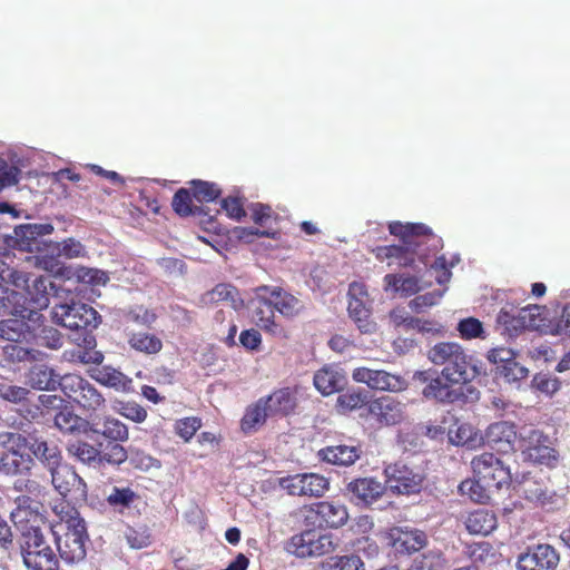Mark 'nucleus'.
<instances>
[{"label": "nucleus", "mask_w": 570, "mask_h": 570, "mask_svg": "<svg viewBox=\"0 0 570 570\" xmlns=\"http://www.w3.org/2000/svg\"><path fill=\"white\" fill-rule=\"evenodd\" d=\"M428 358L442 370L423 387V397L441 404L464 401L465 385L479 374L465 348L456 342H439L428 351Z\"/></svg>", "instance_id": "f257e3e1"}, {"label": "nucleus", "mask_w": 570, "mask_h": 570, "mask_svg": "<svg viewBox=\"0 0 570 570\" xmlns=\"http://www.w3.org/2000/svg\"><path fill=\"white\" fill-rule=\"evenodd\" d=\"M391 235L401 240L399 245H383L371 249L379 262L389 266L411 268L420 273L428 268L431 255L443 246L442 238L423 223L391 222Z\"/></svg>", "instance_id": "f03ea898"}, {"label": "nucleus", "mask_w": 570, "mask_h": 570, "mask_svg": "<svg viewBox=\"0 0 570 570\" xmlns=\"http://www.w3.org/2000/svg\"><path fill=\"white\" fill-rule=\"evenodd\" d=\"M0 463H32L36 459L58 463L61 459L56 443L36 438L29 440L19 433L0 434Z\"/></svg>", "instance_id": "7ed1b4c3"}, {"label": "nucleus", "mask_w": 570, "mask_h": 570, "mask_svg": "<svg viewBox=\"0 0 570 570\" xmlns=\"http://www.w3.org/2000/svg\"><path fill=\"white\" fill-rule=\"evenodd\" d=\"M21 554L28 570H59V561L43 533L31 525L22 533Z\"/></svg>", "instance_id": "20e7f679"}, {"label": "nucleus", "mask_w": 570, "mask_h": 570, "mask_svg": "<svg viewBox=\"0 0 570 570\" xmlns=\"http://www.w3.org/2000/svg\"><path fill=\"white\" fill-rule=\"evenodd\" d=\"M61 392L87 414L96 413L105 406V397L87 379L75 373L62 375Z\"/></svg>", "instance_id": "39448f33"}, {"label": "nucleus", "mask_w": 570, "mask_h": 570, "mask_svg": "<svg viewBox=\"0 0 570 570\" xmlns=\"http://www.w3.org/2000/svg\"><path fill=\"white\" fill-rule=\"evenodd\" d=\"M338 547L332 533H322L316 530H304L292 535L285 543V550L296 558H317L331 553Z\"/></svg>", "instance_id": "423d86ee"}, {"label": "nucleus", "mask_w": 570, "mask_h": 570, "mask_svg": "<svg viewBox=\"0 0 570 570\" xmlns=\"http://www.w3.org/2000/svg\"><path fill=\"white\" fill-rule=\"evenodd\" d=\"M28 282L26 273L17 271L3 259H0V303L10 314L24 316L26 296L8 286L12 285L16 288H23L28 286Z\"/></svg>", "instance_id": "0eeeda50"}, {"label": "nucleus", "mask_w": 570, "mask_h": 570, "mask_svg": "<svg viewBox=\"0 0 570 570\" xmlns=\"http://www.w3.org/2000/svg\"><path fill=\"white\" fill-rule=\"evenodd\" d=\"M60 558L68 564L85 560L88 533L85 521H77L76 525H66L60 533H53Z\"/></svg>", "instance_id": "6e6552de"}, {"label": "nucleus", "mask_w": 570, "mask_h": 570, "mask_svg": "<svg viewBox=\"0 0 570 570\" xmlns=\"http://www.w3.org/2000/svg\"><path fill=\"white\" fill-rule=\"evenodd\" d=\"M347 312L362 334H372L376 331V323L372 318L370 297L365 284L352 282L347 292Z\"/></svg>", "instance_id": "1a4fd4ad"}, {"label": "nucleus", "mask_w": 570, "mask_h": 570, "mask_svg": "<svg viewBox=\"0 0 570 570\" xmlns=\"http://www.w3.org/2000/svg\"><path fill=\"white\" fill-rule=\"evenodd\" d=\"M475 472L479 475L476 482L465 481L460 485L461 491H469L470 498L474 501H481L483 498V495L476 494V489H501L513 481V472L510 465H478Z\"/></svg>", "instance_id": "9d476101"}, {"label": "nucleus", "mask_w": 570, "mask_h": 570, "mask_svg": "<svg viewBox=\"0 0 570 570\" xmlns=\"http://www.w3.org/2000/svg\"><path fill=\"white\" fill-rule=\"evenodd\" d=\"M53 318L61 326L76 331L96 328L100 323L98 312L94 307L81 303L56 307Z\"/></svg>", "instance_id": "9b49d317"}, {"label": "nucleus", "mask_w": 570, "mask_h": 570, "mask_svg": "<svg viewBox=\"0 0 570 570\" xmlns=\"http://www.w3.org/2000/svg\"><path fill=\"white\" fill-rule=\"evenodd\" d=\"M534 311H539L538 305L515 307L513 305L503 306L497 316V325L504 335L510 337L518 336L524 330L537 328Z\"/></svg>", "instance_id": "f8f14e48"}, {"label": "nucleus", "mask_w": 570, "mask_h": 570, "mask_svg": "<svg viewBox=\"0 0 570 570\" xmlns=\"http://www.w3.org/2000/svg\"><path fill=\"white\" fill-rule=\"evenodd\" d=\"M352 379L357 383L367 385L371 390L390 393L403 392L409 385L403 375L365 366L354 368Z\"/></svg>", "instance_id": "ddd939ff"}, {"label": "nucleus", "mask_w": 570, "mask_h": 570, "mask_svg": "<svg viewBox=\"0 0 570 570\" xmlns=\"http://www.w3.org/2000/svg\"><path fill=\"white\" fill-rule=\"evenodd\" d=\"M254 294L250 301L253 322L264 332L279 336L283 327L275 322V307L269 296V286H258Z\"/></svg>", "instance_id": "4468645a"}, {"label": "nucleus", "mask_w": 570, "mask_h": 570, "mask_svg": "<svg viewBox=\"0 0 570 570\" xmlns=\"http://www.w3.org/2000/svg\"><path fill=\"white\" fill-rule=\"evenodd\" d=\"M24 316L20 314H13L20 318H7L0 321V338L11 343H24L32 345L35 341V325L29 324L24 321L28 318L33 324L43 318V316L32 309L26 308Z\"/></svg>", "instance_id": "2eb2a0df"}, {"label": "nucleus", "mask_w": 570, "mask_h": 570, "mask_svg": "<svg viewBox=\"0 0 570 570\" xmlns=\"http://www.w3.org/2000/svg\"><path fill=\"white\" fill-rule=\"evenodd\" d=\"M50 475L52 485L60 495H69L73 501H86L87 484L75 471L73 465H53Z\"/></svg>", "instance_id": "dca6fc26"}, {"label": "nucleus", "mask_w": 570, "mask_h": 570, "mask_svg": "<svg viewBox=\"0 0 570 570\" xmlns=\"http://www.w3.org/2000/svg\"><path fill=\"white\" fill-rule=\"evenodd\" d=\"M385 489L399 494H410L419 492L424 475L422 471H414L409 465H386Z\"/></svg>", "instance_id": "f3484780"}, {"label": "nucleus", "mask_w": 570, "mask_h": 570, "mask_svg": "<svg viewBox=\"0 0 570 570\" xmlns=\"http://www.w3.org/2000/svg\"><path fill=\"white\" fill-rule=\"evenodd\" d=\"M367 412L380 425H396L405 419V404L391 396H380L368 402Z\"/></svg>", "instance_id": "a211bd4d"}, {"label": "nucleus", "mask_w": 570, "mask_h": 570, "mask_svg": "<svg viewBox=\"0 0 570 570\" xmlns=\"http://www.w3.org/2000/svg\"><path fill=\"white\" fill-rule=\"evenodd\" d=\"M522 454L525 463H550L558 460V452L549 438L538 430L530 431L523 440Z\"/></svg>", "instance_id": "6ab92c4d"}, {"label": "nucleus", "mask_w": 570, "mask_h": 570, "mask_svg": "<svg viewBox=\"0 0 570 570\" xmlns=\"http://www.w3.org/2000/svg\"><path fill=\"white\" fill-rule=\"evenodd\" d=\"M482 438V443L498 453L514 452L518 439L517 426L507 421L494 422L488 426Z\"/></svg>", "instance_id": "aec40b11"}, {"label": "nucleus", "mask_w": 570, "mask_h": 570, "mask_svg": "<svg viewBox=\"0 0 570 570\" xmlns=\"http://www.w3.org/2000/svg\"><path fill=\"white\" fill-rule=\"evenodd\" d=\"M559 553L550 544H538L518 558L519 570H556L559 564Z\"/></svg>", "instance_id": "412c9836"}, {"label": "nucleus", "mask_w": 570, "mask_h": 570, "mask_svg": "<svg viewBox=\"0 0 570 570\" xmlns=\"http://www.w3.org/2000/svg\"><path fill=\"white\" fill-rule=\"evenodd\" d=\"M53 229L50 223L20 225L14 229L16 243L22 250L40 252L42 245L40 237L52 234Z\"/></svg>", "instance_id": "4be33fe9"}, {"label": "nucleus", "mask_w": 570, "mask_h": 570, "mask_svg": "<svg viewBox=\"0 0 570 570\" xmlns=\"http://www.w3.org/2000/svg\"><path fill=\"white\" fill-rule=\"evenodd\" d=\"M315 389L325 396L341 391L346 384L345 374L333 365H324L313 377Z\"/></svg>", "instance_id": "5701e85b"}, {"label": "nucleus", "mask_w": 570, "mask_h": 570, "mask_svg": "<svg viewBox=\"0 0 570 570\" xmlns=\"http://www.w3.org/2000/svg\"><path fill=\"white\" fill-rule=\"evenodd\" d=\"M27 384L39 391L61 390L62 376L46 364H36L27 373Z\"/></svg>", "instance_id": "b1692460"}, {"label": "nucleus", "mask_w": 570, "mask_h": 570, "mask_svg": "<svg viewBox=\"0 0 570 570\" xmlns=\"http://www.w3.org/2000/svg\"><path fill=\"white\" fill-rule=\"evenodd\" d=\"M262 399L271 416H287L293 413L297 406L295 392L291 387L278 389Z\"/></svg>", "instance_id": "393cba45"}, {"label": "nucleus", "mask_w": 570, "mask_h": 570, "mask_svg": "<svg viewBox=\"0 0 570 570\" xmlns=\"http://www.w3.org/2000/svg\"><path fill=\"white\" fill-rule=\"evenodd\" d=\"M393 547L397 551L413 553L426 544V535L423 531L411 528H394L391 531Z\"/></svg>", "instance_id": "a878e982"}, {"label": "nucleus", "mask_w": 570, "mask_h": 570, "mask_svg": "<svg viewBox=\"0 0 570 570\" xmlns=\"http://www.w3.org/2000/svg\"><path fill=\"white\" fill-rule=\"evenodd\" d=\"M321 521L328 528L343 527L348 519V513L345 505L337 502L321 501L311 507Z\"/></svg>", "instance_id": "bb28decb"}, {"label": "nucleus", "mask_w": 570, "mask_h": 570, "mask_svg": "<svg viewBox=\"0 0 570 570\" xmlns=\"http://www.w3.org/2000/svg\"><path fill=\"white\" fill-rule=\"evenodd\" d=\"M385 485L374 479H357L348 484V491L353 494L356 504L370 505L384 492Z\"/></svg>", "instance_id": "cd10ccee"}, {"label": "nucleus", "mask_w": 570, "mask_h": 570, "mask_svg": "<svg viewBox=\"0 0 570 570\" xmlns=\"http://www.w3.org/2000/svg\"><path fill=\"white\" fill-rule=\"evenodd\" d=\"M269 296L275 311L279 312L287 318L297 316L304 309L302 301L282 287L269 286Z\"/></svg>", "instance_id": "c85d7f7f"}, {"label": "nucleus", "mask_w": 570, "mask_h": 570, "mask_svg": "<svg viewBox=\"0 0 570 570\" xmlns=\"http://www.w3.org/2000/svg\"><path fill=\"white\" fill-rule=\"evenodd\" d=\"M203 302L206 304L227 303L234 309H239L244 306V301L239 295V291L232 284L220 283L213 289L203 295Z\"/></svg>", "instance_id": "c756f323"}, {"label": "nucleus", "mask_w": 570, "mask_h": 570, "mask_svg": "<svg viewBox=\"0 0 570 570\" xmlns=\"http://www.w3.org/2000/svg\"><path fill=\"white\" fill-rule=\"evenodd\" d=\"M361 450L354 445H333L318 451V459L323 463H355L360 459Z\"/></svg>", "instance_id": "7c9ffc66"}, {"label": "nucleus", "mask_w": 570, "mask_h": 570, "mask_svg": "<svg viewBox=\"0 0 570 570\" xmlns=\"http://www.w3.org/2000/svg\"><path fill=\"white\" fill-rule=\"evenodd\" d=\"M465 528L471 534L488 535L497 528V518L489 510L478 509L466 517Z\"/></svg>", "instance_id": "2f4dec72"}, {"label": "nucleus", "mask_w": 570, "mask_h": 570, "mask_svg": "<svg viewBox=\"0 0 570 570\" xmlns=\"http://www.w3.org/2000/svg\"><path fill=\"white\" fill-rule=\"evenodd\" d=\"M127 343L131 350L146 355L157 354L163 348V341L160 337L147 332L129 333Z\"/></svg>", "instance_id": "473e14b6"}, {"label": "nucleus", "mask_w": 570, "mask_h": 570, "mask_svg": "<svg viewBox=\"0 0 570 570\" xmlns=\"http://www.w3.org/2000/svg\"><path fill=\"white\" fill-rule=\"evenodd\" d=\"M55 425L65 433H88L95 431L90 422L70 410L59 411L55 415Z\"/></svg>", "instance_id": "72a5a7b5"}, {"label": "nucleus", "mask_w": 570, "mask_h": 570, "mask_svg": "<svg viewBox=\"0 0 570 570\" xmlns=\"http://www.w3.org/2000/svg\"><path fill=\"white\" fill-rule=\"evenodd\" d=\"M94 377L100 384L122 392L130 391L132 386L130 377L119 370L107 365L98 368Z\"/></svg>", "instance_id": "f704fd0d"}, {"label": "nucleus", "mask_w": 570, "mask_h": 570, "mask_svg": "<svg viewBox=\"0 0 570 570\" xmlns=\"http://www.w3.org/2000/svg\"><path fill=\"white\" fill-rule=\"evenodd\" d=\"M384 283L387 288H392L405 297L414 295L421 289L420 281L416 276L386 274Z\"/></svg>", "instance_id": "c9c22d12"}, {"label": "nucleus", "mask_w": 570, "mask_h": 570, "mask_svg": "<svg viewBox=\"0 0 570 570\" xmlns=\"http://www.w3.org/2000/svg\"><path fill=\"white\" fill-rule=\"evenodd\" d=\"M267 416H271V414L263 399H259L255 404L247 407L240 422L242 430L246 433L257 430L258 426L265 423Z\"/></svg>", "instance_id": "e433bc0d"}, {"label": "nucleus", "mask_w": 570, "mask_h": 570, "mask_svg": "<svg viewBox=\"0 0 570 570\" xmlns=\"http://www.w3.org/2000/svg\"><path fill=\"white\" fill-rule=\"evenodd\" d=\"M449 440L452 444L474 449L482 443L483 438L482 434L474 431L472 425L461 423L455 431H449Z\"/></svg>", "instance_id": "4c0bfd02"}, {"label": "nucleus", "mask_w": 570, "mask_h": 570, "mask_svg": "<svg viewBox=\"0 0 570 570\" xmlns=\"http://www.w3.org/2000/svg\"><path fill=\"white\" fill-rule=\"evenodd\" d=\"M35 345L43 346L50 350H59L63 344L61 333L51 326H35Z\"/></svg>", "instance_id": "58836bf2"}, {"label": "nucleus", "mask_w": 570, "mask_h": 570, "mask_svg": "<svg viewBox=\"0 0 570 570\" xmlns=\"http://www.w3.org/2000/svg\"><path fill=\"white\" fill-rule=\"evenodd\" d=\"M53 512L60 521L53 525L52 533H60L66 525H76L77 521H85L79 512L67 502H60L53 507Z\"/></svg>", "instance_id": "ea45409f"}, {"label": "nucleus", "mask_w": 570, "mask_h": 570, "mask_svg": "<svg viewBox=\"0 0 570 570\" xmlns=\"http://www.w3.org/2000/svg\"><path fill=\"white\" fill-rule=\"evenodd\" d=\"M46 246L51 254H57L65 258L81 257L86 254L85 246L75 238H67L61 243H50Z\"/></svg>", "instance_id": "a19ab883"}, {"label": "nucleus", "mask_w": 570, "mask_h": 570, "mask_svg": "<svg viewBox=\"0 0 570 570\" xmlns=\"http://www.w3.org/2000/svg\"><path fill=\"white\" fill-rule=\"evenodd\" d=\"M366 393L360 390H347L340 394L336 400L338 411L351 412L367 405Z\"/></svg>", "instance_id": "79ce46f5"}, {"label": "nucleus", "mask_w": 570, "mask_h": 570, "mask_svg": "<svg viewBox=\"0 0 570 570\" xmlns=\"http://www.w3.org/2000/svg\"><path fill=\"white\" fill-rule=\"evenodd\" d=\"M193 197L198 203H210L216 200L220 194V188L215 183L204 180H193L191 183Z\"/></svg>", "instance_id": "37998d69"}, {"label": "nucleus", "mask_w": 570, "mask_h": 570, "mask_svg": "<svg viewBox=\"0 0 570 570\" xmlns=\"http://www.w3.org/2000/svg\"><path fill=\"white\" fill-rule=\"evenodd\" d=\"M445 559L440 551H429L417 557L409 570H443Z\"/></svg>", "instance_id": "c03bdc74"}, {"label": "nucleus", "mask_w": 570, "mask_h": 570, "mask_svg": "<svg viewBox=\"0 0 570 570\" xmlns=\"http://www.w3.org/2000/svg\"><path fill=\"white\" fill-rule=\"evenodd\" d=\"M21 343H14L4 346L3 353L6 360L13 363L31 362L36 361L39 356V352L36 348L21 346Z\"/></svg>", "instance_id": "a18cd8bd"}, {"label": "nucleus", "mask_w": 570, "mask_h": 570, "mask_svg": "<svg viewBox=\"0 0 570 570\" xmlns=\"http://www.w3.org/2000/svg\"><path fill=\"white\" fill-rule=\"evenodd\" d=\"M68 452L81 463H91L97 459L101 462V452L87 442L76 441L70 443L68 445Z\"/></svg>", "instance_id": "49530a36"}, {"label": "nucleus", "mask_w": 570, "mask_h": 570, "mask_svg": "<svg viewBox=\"0 0 570 570\" xmlns=\"http://www.w3.org/2000/svg\"><path fill=\"white\" fill-rule=\"evenodd\" d=\"M304 485L303 495L322 497L328 489V480L316 473L302 474Z\"/></svg>", "instance_id": "de8ad7c7"}, {"label": "nucleus", "mask_w": 570, "mask_h": 570, "mask_svg": "<svg viewBox=\"0 0 570 570\" xmlns=\"http://www.w3.org/2000/svg\"><path fill=\"white\" fill-rule=\"evenodd\" d=\"M456 330L463 340L485 338V331L480 320L466 317L458 323Z\"/></svg>", "instance_id": "09e8293b"}, {"label": "nucleus", "mask_w": 570, "mask_h": 570, "mask_svg": "<svg viewBox=\"0 0 570 570\" xmlns=\"http://www.w3.org/2000/svg\"><path fill=\"white\" fill-rule=\"evenodd\" d=\"M102 435L115 442H124L128 439L127 426L118 419L106 416L102 423Z\"/></svg>", "instance_id": "8fccbe9b"}, {"label": "nucleus", "mask_w": 570, "mask_h": 570, "mask_svg": "<svg viewBox=\"0 0 570 570\" xmlns=\"http://www.w3.org/2000/svg\"><path fill=\"white\" fill-rule=\"evenodd\" d=\"M468 554L473 564L493 563L495 561V552L489 542H480L471 544L468 548Z\"/></svg>", "instance_id": "3c124183"}, {"label": "nucleus", "mask_w": 570, "mask_h": 570, "mask_svg": "<svg viewBox=\"0 0 570 570\" xmlns=\"http://www.w3.org/2000/svg\"><path fill=\"white\" fill-rule=\"evenodd\" d=\"M65 357L73 363L80 364H101L104 354L100 351H89L77 346L70 351L65 352Z\"/></svg>", "instance_id": "603ef678"}, {"label": "nucleus", "mask_w": 570, "mask_h": 570, "mask_svg": "<svg viewBox=\"0 0 570 570\" xmlns=\"http://www.w3.org/2000/svg\"><path fill=\"white\" fill-rule=\"evenodd\" d=\"M171 206L175 213L181 217L195 214L193 207V191L190 193V190L186 188L178 189L173 197Z\"/></svg>", "instance_id": "864d4df0"}, {"label": "nucleus", "mask_w": 570, "mask_h": 570, "mask_svg": "<svg viewBox=\"0 0 570 570\" xmlns=\"http://www.w3.org/2000/svg\"><path fill=\"white\" fill-rule=\"evenodd\" d=\"M28 500L29 499H22L19 501L18 507L10 513L11 521L14 525L20 527L23 531L26 524L35 522L39 517L37 510L29 505H24Z\"/></svg>", "instance_id": "5fc2aeb1"}, {"label": "nucleus", "mask_w": 570, "mask_h": 570, "mask_svg": "<svg viewBox=\"0 0 570 570\" xmlns=\"http://www.w3.org/2000/svg\"><path fill=\"white\" fill-rule=\"evenodd\" d=\"M560 385L559 379L548 373H537L532 379V387L546 395H553Z\"/></svg>", "instance_id": "6e6d98bb"}, {"label": "nucleus", "mask_w": 570, "mask_h": 570, "mask_svg": "<svg viewBox=\"0 0 570 570\" xmlns=\"http://www.w3.org/2000/svg\"><path fill=\"white\" fill-rule=\"evenodd\" d=\"M116 411L124 417L141 423L147 417V411L136 402H119Z\"/></svg>", "instance_id": "4d7b16f0"}, {"label": "nucleus", "mask_w": 570, "mask_h": 570, "mask_svg": "<svg viewBox=\"0 0 570 570\" xmlns=\"http://www.w3.org/2000/svg\"><path fill=\"white\" fill-rule=\"evenodd\" d=\"M200 426L202 420L199 417L188 416L176 421L175 431L181 439L189 441Z\"/></svg>", "instance_id": "13d9d810"}, {"label": "nucleus", "mask_w": 570, "mask_h": 570, "mask_svg": "<svg viewBox=\"0 0 570 570\" xmlns=\"http://www.w3.org/2000/svg\"><path fill=\"white\" fill-rule=\"evenodd\" d=\"M443 296V291H433L422 295H417L410 301V307L415 313H421L425 308L432 307L439 303Z\"/></svg>", "instance_id": "bf43d9fd"}, {"label": "nucleus", "mask_w": 570, "mask_h": 570, "mask_svg": "<svg viewBox=\"0 0 570 570\" xmlns=\"http://www.w3.org/2000/svg\"><path fill=\"white\" fill-rule=\"evenodd\" d=\"M500 375L507 381V382H518L523 379H525L529 374L528 368L522 366L520 363L513 358L511 362L505 363V365H502L499 367Z\"/></svg>", "instance_id": "052dcab7"}, {"label": "nucleus", "mask_w": 570, "mask_h": 570, "mask_svg": "<svg viewBox=\"0 0 570 570\" xmlns=\"http://www.w3.org/2000/svg\"><path fill=\"white\" fill-rule=\"evenodd\" d=\"M126 318L136 324L150 327L157 320V315L154 311L147 307L137 306L127 312Z\"/></svg>", "instance_id": "680f3d73"}, {"label": "nucleus", "mask_w": 570, "mask_h": 570, "mask_svg": "<svg viewBox=\"0 0 570 570\" xmlns=\"http://www.w3.org/2000/svg\"><path fill=\"white\" fill-rule=\"evenodd\" d=\"M30 391L26 387L12 385V384H0V397L11 403H21L28 399Z\"/></svg>", "instance_id": "e2e57ef3"}, {"label": "nucleus", "mask_w": 570, "mask_h": 570, "mask_svg": "<svg viewBox=\"0 0 570 570\" xmlns=\"http://www.w3.org/2000/svg\"><path fill=\"white\" fill-rule=\"evenodd\" d=\"M21 170L13 165H10L3 158H0V189L13 186L19 181Z\"/></svg>", "instance_id": "0e129e2a"}, {"label": "nucleus", "mask_w": 570, "mask_h": 570, "mask_svg": "<svg viewBox=\"0 0 570 570\" xmlns=\"http://www.w3.org/2000/svg\"><path fill=\"white\" fill-rule=\"evenodd\" d=\"M127 543L132 549H142L150 544V535L147 529L128 528L125 532Z\"/></svg>", "instance_id": "69168bd1"}, {"label": "nucleus", "mask_w": 570, "mask_h": 570, "mask_svg": "<svg viewBox=\"0 0 570 570\" xmlns=\"http://www.w3.org/2000/svg\"><path fill=\"white\" fill-rule=\"evenodd\" d=\"M222 208L226 212L227 216L235 220H240L246 216L244 204L239 197L228 196L222 199Z\"/></svg>", "instance_id": "338daca9"}, {"label": "nucleus", "mask_w": 570, "mask_h": 570, "mask_svg": "<svg viewBox=\"0 0 570 570\" xmlns=\"http://www.w3.org/2000/svg\"><path fill=\"white\" fill-rule=\"evenodd\" d=\"M331 568L338 570H361L364 566L361 558L356 554L341 556L331 558Z\"/></svg>", "instance_id": "774afa93"}]
</instances>
